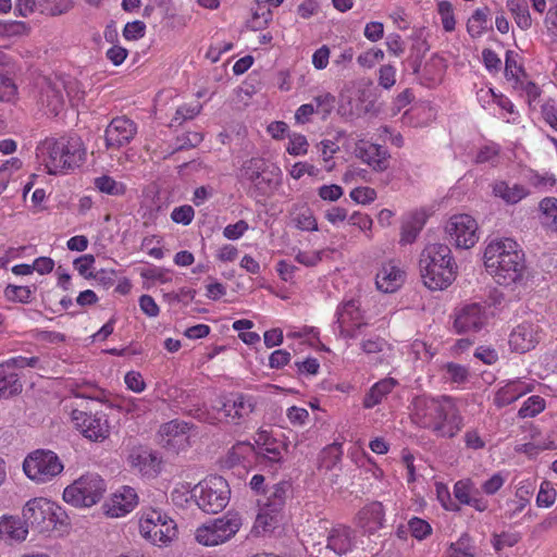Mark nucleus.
Segmentation results:
<instances>
[{"label": "nucleus", "mask_w": 557, "mask_h": 557, "mask_svg": "<svg viewBox=\"0 0 557 557\" xmlns=\"http://www.w3.org/2000/svg\"><path fill=\"white\" fill-rule=\"evenodd\" d=\"M66 515L55 503L44 498H33L23 508L25 524L36 529L38 532H47L58 524H65Z\"/></svg>", "instance_id": "nucleus-4"}, {"label": "nucleus", "mask_w": 557, "mask_h": 557, "mask_svg": "<svg viewBox=\"0 0 557 557\" xmlns=\"http://www.w3.org/2000/svg\"><path fill=\"white\" fill-rule=\"evenodd\" d=\"M379 85L384 89H391L396 83V69L391 64L382 65L379 70Z\"/></svg>", "instance_id": "nucleus-56"}, {"label": "nucleus", "mask_w": 557, "mask_h": 557, "mask_svg": "<svg viewBox=\"0 0 557 557\" xmlns=\"http://www.w3.org/2000/svg\"><path fill=\"white\" fill-rule=\"evenodd\" d=\"M446 379L454 383H463L468 377V370L460 364L449 362L445 366Z\"/></svg>", "instance_id": "nucleus-60"}, {"label": "nucleus", "mask_w": 557, "mask_h": 557, "mask_svg": "<svg viewBox=\"0 0 557 557\" xmlns=\"http://www.w3.org/2000/svg\"><path fill=\"white\" fill-rule=\"evenodd\" d=\"M29 26L22 21H7L0 23V35L4 37H22L29 33Z\"/></svg>", "instance_id": "nucleus-49"}, {"label": "nucleus", "mask_w": 557, "mask_h": 557, "mask_svg": "<svg viewBox=\"0 0 557 557\" xmlns=\"http://www.w3.org/2000/svg\"><path fill=\"white\" fill-rule=\"evenodd\" d=\"M545 409V399L541 396L533 395L529 397L518 411L521 419L533 418Z\"/></svg>", "instance_id": "nucleus-44"}, {"label": "nucleus", "mask_w": 557, "mask_h": 557, "mask_svg": "<svg viewBox=\"0 0 557 557\" xmlns=\"http://www.w3.org/2000/svg\"><path fill=\"white\" fill-rule=\"evenodd\" d=\"M146 34V24L143 21H133L126 23L123 28V37L126 40H138Z\"/></svg>", "instance_id": "nucleus-54"}, {"label": "nucleus", "mask_w": 557, "mask_h": 557, "mask_svg": "<svg viewBox=\"0 0 557 557\" xmlns=\"http://www.w3.org/2000/svg\"><path fill=\"white\" fill-rule=\"evenodd\" d=\"M28 534L27 525L20 517L3 515L0 517V540L4 542H23Z\"/></svg>", "instance_id": "nucleus-27"}, {"label": "nucleus", "mask_w": 557, "mask_h": 557, "mask_svg": "<svg viewBox=\"0 0 557 557\" xmlns=\"http://www.w3.org/2000/svg\"><path fill=\"white\" fill-rule=\"evenodd\" d=\"M532 391V386L522 381H511L498 389L495 401L498 406H507Z\"/></svg>", "instance_id": "nucleus-32"}, {"label": "nucleus", "mask_w": 557, "mask_h": 557, "mask_svg": "<svg viewBox=\"0 0 557 557\" xmlns=\"http://www.w3.org/2000/svg\"><path fill=\"white\" fill-rule=\"evenodd\" d=\"M488 8H478L467 22V32L472 38H479L483 35L488 22Z\"/></svg>", "instance_id": "nucleus-39"}, {"label": "nucleus", "mask_w": 557, "mask_h": 557, "mask_svg": "<svg viewBox=\"0 0 557 557\" xmlns=\"http://www.w3.org/2000/svg\"><path fill=\"white\" fill-rule=\"evenodd\" d=\"M195 216V211L191 206L184 205L173 209L171 219L178 224L188 225Z\"/></svg>", "instance_id": "nucleus-59"}, {"label": "nucleus", "mask_w": 557, "mask_h": 557, "mask_svg": "<svg viewBox=\"0 0 557 557\" xmlns=\"http://www.w3.org/2000/svg\"><path fill=\"white\" fill-rule=\"evenodd\" d=\"M248 228V223L245 220H239L234 224L225 226L223 230V236L230 240H236L239 239Z\"/></svg>", "instance_id": "nucleus-64"}, {"label": "nucleus", "mask_w": 557, "mask_h": 557, "mask_svg": "<svg viewBox=\"0 0 557 557\" xmlns=\"http://www.w3.org/2000/svg\"><path fill=\"white\" fill-rule=\"evenodd\" d=\"M71 420L74 429L91 443H103L111 434L110 421L103 411L73 409Z\"/></svg>", "instance_id": "nucleus-9"}, {"label": "nucleus", "mask_w": 557, "mask_h": 557, "mask_svg": "<svg viewBox=\"0 0 557 557\" xmlns=\"http://www.w3.org/2000/svg\"><path fill=\"white\" fill-rule=\"evenodd\" d=\"M542 338V329L537 323L524 321L518 324L509 335L512 351L525 354L535 348Z\"/></svg>", "instance_id": "nucleus-21"}, {"label": "nucleus", "mask_w": 557, "mask_h": 557, "mask_svg": "<svg viewBox=\"0 0 557 557\" xmlns=\"http://www.w3.org/2000/svg\"><path fill=\"white\" fill-rule=\"evenodd\" d=\"M34 290L35 288L32 289L29 286H17L9 284L4 289V294L5 297L11 301L29 304L33 299Z\"/></svg>", "instance_id": "nucleus-47"}, {"label": "nucleus", "mask_w": 557, "mask_h": 557, "mask_svg": "<svg viewBox=\"0 0 557 557\" xmlns=\"http://www.w3.org/2000/svg\"><path fill=\"white\" fill-rule=\"evenodd\" d=\"M292 494L293 488L288 481H281L267 487L263 498L258 500L260 509L257 516V522L264 530L275 527Z\"/></svg>", "instance_id": "nucleus-5"}, {"label": "nucleus", "mask_w": 557, "mask_h": 557, "mask_svg": "<svg viewBox=\"0 0 557 557\" xmlns=\"http://www.w3.org/2000/svg\"><path fill=\"white\" fill-rule=\"evenodd\" d=\"M453 493L459 504L473 507L476 511L483 512L488 508V500L481 495L471 479L457 481Z\"/></svg>", "instance_id": "nucleus-25"}, {"label": "nucleus", "mask_w": 557, "mask_h": 557, "mask_svg": "<svg viewBox=\"0 0 557 557\" xmlns=\"http://www.w3.org/2000/svg\"><path fill=\"white\" fill-rule=\"evenodd\" d=\"M541 223L544 228L557 233V198L546 197L539 203Z\"/></svg>", "instance_id": "nucleus-35"}, {"label": "nucleus", "mask_w": 557, "mask_h": 557, "mask_svg": "<svg viewBox=\"0 0 557 557\" xmlns=\"http://www.w3.org/2000/svg\"><path fill=\"white\" fill-rule=\"evenodd\" d=\"M412 39L414 42L412 44L411 51L416 59L413 64V71L417 73L420 67L421 59L429 51L430 47L426 39L423 36V29L416 30L412 36Z\"/></svg>", "instance_id": "nucleus-45"}, {"label": "nucleus", "mask_w": 557, "mask_h": 557, "mask_svg": "<svg viewBox=\"0 0 557 557\" xmlns=\"http://www.w3.org/2000/svg\"><path fill=\"white\" fill-rule=\"evenodd\" d=\"M443 401L441 413L430 431L438 437L453 438L461 431L463 418L451 397L444 396Z\"/></svg>", "instance_id": "nucleus-17"}, {"label": "nucleus", "mask_w": 557, "mask_h": 557, "mask_svg": "<svg viewBox=\"0 0 557 557\" xmlns=\"http://www.w3.org/2000/svg\"><path fill=\"white\" fill-rule=\"evenodd\" d=\"M95 187L102 194L110 196H123L126 193V185L109 175H101L94 180Z\"/></svg>", "instance_id": "nucleus-40"}, {"label": "nucleus", "mask_w": 557, "mask_h": 557, "mask_svg": "<svg viewBox=\"0 0 557 557\" xmlns=\"http://www.w3.org/2000/svg\"><path fill=\"white\" fill-rule=\"evenodd\" d=\"M446 232L456 247L469 249L479 240L478 223L469 214H457L449 219Z\"/></svg>", "instance_id": "nucleus-16"}, {"label": "nucleus", "mask_w": 557, "mask_h": 557, "mask_svg": "<svg viewBox=\"0 0 557 557\" xmlns=\"http://www.w3.org/2000/svg\"><path fill=\"white\" fill-rule=\"evenodd\" d=\"M484 264L496 283L504 286L521 282L527 271L524 252L511 238L490 242L484 250Z\"/></svg>", "instance_id": "nucleus-1"}, {"label": "nucleus", "mask_w": 557, "mask_h": 557, "mask_svg": "<svg viewBox=\"0 0 557 557\" xmlns=\"http://www.w3.org/2000/svg\"><path fill=\"white\" fill-rule=\"evenodd\" d=\"M127 462L133 470L145 476H156L160 472L161 461L158 455L147 447H134L128 454Z\"/></svg>", "instance_id": "nucleus-24"}, {"label": "nucleus", "mask_w": 557, "mask_h": 557, "mask_svg": "<svg viewBox=\"0 0 557 557\" xmlns=\"http://www.w3.org/2000/svg\"><path fill=\"white\" fill-rule=\"evenodd\" d=\"M268 168L267 161L262 158L248 159L239 170V177L248 181L259 195H265L277 184L275 177L281 175L280 168Z\"/></svg>", "instance_id": "nucleus-13"}, {"label": "nucleus", "mask_w": 557, "mask_h": 557, "mask_svg": "<svg viewBox=\"0 0 557 557\" xmlns=\"http://www.w3.org/2000/svg\"><path fill=\"white\" fill-rule=\"evenodd\" d=\"M336 323L338 324L339 335L350 339L359 337L362 330L368 325L363 320L360 302L356 299L343 301L337 307Z\"/></svg>", "instance_id": "nucleus-14"}, {"label": "nucleus", "mask_w": 557, "mask_h": 557, "mask_svg": "<svg viewBox=\"0 0 557 557\" xmlns=\"http://www.w3.org/2000/svg\"><path fill=\"white\" fill-rule=\"evenodd\" d=\"M106 491L102 478L87 473L77 479L63 491V499L75 507H90L97 504Z\"/></svg>", "instance_id": "nucleus-8"}, {"label": "nucleus", "mask_w": 557, "mask_h": 557, "mask_svg": "<svg viewBox=\"0 0 557 557\" xmlns=\"http://www.w3.org/2000/svg\"><path fill=\"white\" fill-rule=\"evenodd\" d=\"M242 527V518L237 512H227L211 523L196 530V540L206 546H215L233 537Z\"/></svg>", "instance_id": "nucleus-12"}, {"label": "nucleus", "mask_w": 557, "mask_h": 557, "mask_svg": "<svg viewBox=\"0 0 557 557\" xmlns=\"http://www.w3.org/2000/svg\"><path fill=\"white\" fill-rule=\"evenodd\" d=\"M42 103L50 113L59 114L64 104V97L60 82L49 83L42 92Z\"/></svg>", "instance_id": "nucleus-36"}, {"label": "nucleus", "mask_w": 557, "mask_h": 557, "mask_svg": "<svg viewBox=\"0 0 557 557\" xmlns=\"http://www.w3.org/2000/svg\"><path fill=\"white\" fill-rule=\"evenodd\" d=\"M409 531L417 540L425 539L432 531L431 525L423 519L412 518L409 521Z\"/></svg>", "instance_id": "nucleus-58"}, {"label": "nucleus", "mask_w": 557, "mask_h": 557, "mask_svg": "<svg viewBox=\"0 0 557 557\" xmlns=\"http://www.w3.org/2000/svg\"><path fill=\"white\" fill-rule=\"evenodd\" d=\"M257 401L252 395L235 393L223 397L212 406V417L206 419L209 423L225 421L235 425L240 424L253 412Z\"/></svg>", "instance_id": "nucleus-6"}, {"label": "nucleus", "mask_w": 557, "mask_h": 557, "mask_svg": "<svg viewBox=\"0 0 557 557\" xmlns=\"http://www.w3.org/2000/svg\"><path fill=\"white\" fill-rule=\"evenodd\" d=\"M137 133L136 124L126 116L114 117L104 131L106 147L119 149L129 144Z\"/></svg>", "instance_id": "nucleus-22"}, {"label": "nucleus", "mask_w": 557, "mask_h": 557, "mask_svg": "<svg viewBox=\"0 0 557 557\" xmlns=\"http://www.w3.org/2000/svg\"><path fill=\"white\" fill-rule=\"evenodd\" d=\"M37 156L48 173L55 175L78 168L85 160L86 149L76 135L46 138L37 147Z\"/></svg>", "instance_id": "nucleus-3"}, {"label": "nucleus", "mask_w": 557, "mask_h": 557, "mask_svg": "<svg viewBox=\"0 0 557 557\" xmlns=\"http://www.w3.org/2000/svg\"><path fill=\"white\" fill-rule=\"evenodd\" d=\"M355 151L356 156L374 172L382 173L389 166L391 154L384 146L361 141Z\"/></svg>", "instance_id": "nucleus-23"}, {"label": "nucleus", "mask_w": 557, "mask_h": 557, "mask_svg": "<svg viewBox=\"0 0 557 557\" xmlns=\"http://www.w3.org/2000/svg\"><path fill=\"white\" fill-rule=\"evenodd\" d=\"M200 112V106L184 104L177 108L171 120V126H180L184 121L191 120Z\"/></svg>", "instance_id": "nucleus-53"}, {"label": "nucleus", "mask_w": 557, "mask_h": 557, "mask_svg": "<svg viewBox=\"0 0 557 557\" xmlns=\"http://www.w3.org/2000/svg\"><path fill=\"white\" fill-rule=\"evenodd\" d=\"M308 146L309 144L306 136L300 134H293L289 136L287 152L292 156H302L307 153Z\"/></svg>", "instance_id": "nucleus-55"}, {"label": "nucleus", "mask_w": 557, "mask_h": 557, "mask_svg": "<svg viewBox=\"0 0 557 557\" xmlns=\"http://www.w3.org/2000/svg\"><path fill=\"white\" fill-rule=\"evenodd\" d=\"M384 508L379 502H373L364 506L358 515L360 525L367 532H375L383 527L384 522Z\"/></svg>", "instance_id": "nucleus-29"}, {"label": "nucleus", "mask_w": 557, "mask_h": 557, "mask_svg": "<svg viewBox=\"0 0 557 557\" xmlns=\"http://www.w3.org/2000/svg\"><path fill=\"white\" fill-rule=\"evenodd\" d=\"M355 539V532L350 528L337 525L330 531L326 547L342 556L352 550Z\"/></svg>", "instance_id": "nucleus-28"}, {"label": "nucleus", "mask_w": 557, "mask_h": 557, "mask_svg": "<svg viewBox=\"0 0 557 557\" xmlns=\"http://www.w3.org/2000/svg\"><path fill=\"white\" fill-rule=\"evenodd\" d=\"M397 384L398 382L393 377H385L376 382L366 394L362 403L363 407L370 409L381 404Z\"/></svg>", "instance_id": "nucleus-31"}, {"label": "nucleus", "mask_w": 557, "mask_h": 557, "mask_svg": "<svg viewBox=\"0 0 557 557\" xmlns=\"http://www.w3.org/2000/svg\"><path fill=\"white\" fill-rule=\"evenodd\" d=\"M419 269L423 284L431 290H443L457 276V263L445 244H430L421 251Z\"/></svg>", "instance_id": "nucleus-2"}, {"label": "nucleus", "mask_w": 557, "mask_h": 557, "mask_svg": "<svg viewBox=\"0 0 557 557\" xmlns=\"http://www.w3.org/2000/svg\"><path fill=\"white\" fill-rule=\"evenodd\" d=\"M444 396H417L411 403V420L421 429L429 430L434 426L437 413H441Z\"/></svg>", "instance_id": "nucleus-20"}, {"label": "nucleus", "mask_w": 557, "mask_h": 557, "mask_svg": "<svg viewBox=\"0 0 557 557\" xmlns=\"http://www.w3.org/2000/svg\"><path fill=\"white\" fill-rule=\"evenodd\" d=\"M405 281V272L392 262L384 263L377 271L375 284L383 293L396 292Z\"/></svg>", "instance_id": "nucleus-26"}, {"label": "nucleus", "mask_w": 557, "mask_h": 557, "mask_svg": "<svg viewBox=\"0 0 557 557\" xmlns=\"http://www.w3.org/2000/svg\"><path fill=\"white\" fill-rule=\"evenodd\" d=\"M486 322L485 306L472 302L455 310L453 327L457 334L476 333L485 326Z\"/></svg>", "instance_id": "nucleus-18"}, {"label": "nucleus", "mask_w": 557, "mask_h": 557, "mask_svg": "<svg viewBox=\"0 0 557 557\" xmlns=\"http://www.w3.org/2000/svg\"><path fill=\"white\" fill-rule=\"evenodd\" d=\"M63 468L58 455L48 449H37L30 453L23 462L25 474L37 483L51 481L62 472Z\"/></svg>", "instance_id": "nucleus-10"}, {"label": "nucleus", "mask_w": 557, "mask_h": 557, "mask_svg": "<svg viewBox=\"0 0 557 557\" xmlns=\"http://www.w3.org/2000/svg\"><path fill=\"white\" fill-rule=\"evenodd\" d=\"M139 531L143 537L158 546L169 544L177 532L175 522L156 509L143 513L139 520Z\"/></svg>", "instance_id": "nucleus-11"}, {"label": "nucleus", "mask_w": 557, "mask_h": 557, "mask_svg": "<svg viewBox=\"0 0 557 557\" xmlns=\"http://www.w3.org/2000/svg\"><path fill=\"white\" fill-rule=\"evenodd\" d=\"M112 502L113 508L110 509L111 515L113 517L124 516L136 506L137 494L134 488L124 486L121 493L114 494Z\"/></svg>", "instance_id": "nucleus-33"}, {"label": "nucleus", "mask_w": 557, "mask_h": 557, "mask_svg": "<svg viewBox=\"0 0 557 557\" xmlns=\"http://www.w3.org/2000/svg\"><path fill=\"white\" fill-rule=\"evenodd\" d=\"M528 181L532 186H534L535 188H539V189L552 187L556 183L554 175L548 174V173L540 174V173L533 172V171L530 172V174L528 176Z\"/></svg>", "instance_id": "nucleus-61"}, {"label": "nucleus", "mask_w": 557, "mask_h": 557, "mask_svg": "<svg viewBox=\"0 0 557 557\" xmlns=\"http://www.w3.org/2000/svg\"><path fill=\"white\" fill-rule=\"evenodd\" d=\"M255 446L248 442L236 443L227 454V461L234 466L246 460L251 454H255Z\"/></svg>", "instance_id": "nucleus-46"}, {"label": "nucleus", "mask_w": 557, "mask_h": 557, "mask_svg": "<svg viewBox=\"0 0 557 557\" xmlns=\"http://www.w3.org/2000/svg\"><path fill=\"white\" fill-rule=\"evenodd\" d=\"M522 76H525L524 70L521 65L517 62V54L508 50L506 52V60H505V76L507 79H512L516 83H519L522 78Z\"/></svg>", "instance_id": "nucleus-48"}, {"label": "nucleus", "mask_w": 557, "mask_h": 557, "mask_svg": "<svg viewBox=\"0 0 557 557\" xmlns=\"http://www.w3.org/2000/svg\"><path fill=\"white\" fill-rule=\"evenodd\" d=\"M16 90V85L10 77L0 75V101H11L15 97Z\"/></svg>", "instance_id": "nucleus-63"}, {"label": "nucleus", "mask_w": 557, "mask_h": 557, "mask_svg": "<svg viewBox=\"0 0 557 557\" xmlns=\"http://www.w3.org/2000/svg\"><path fill=\"white\" fill-rule=\"evenodd\" d=\"M295 226L301 231H318V223L312 210L306 205H295L292 212Z\"/></svg>", "instance_id": "nucleus-37"}, {"label": "nucleus", "mask_w": 557, "mask_h": 557, "mask_svg": "<svg viewBox=\"0 0 557 557\" xmlns=\"http://www.w3.org/2000/svg\"><path fill=\"white\" fill-rule=\"evenodd\" d=\"M437 10L442 18L444 30L453 32L455 29L456 21L451 3L448 1H441Z\"/></svg>", "instance_id": "nucleus-52"}, {"label": "nucleus", "mask_w": 557, "mask_h": 557, "mask_svg": "<svg viewBox=\"0 0 557 557\" xmlns=\"http://www.w3.org/2000/svg\"><path fill=\"white\" fill-rule=\"evenodd\" d=\"M60 85L62 89L65 90L66 96L73 106L84 99L85 91L81 88V84L76 79L71 78L65 82H60Z\"/></svg>", "instance_id": "nucleus-51"}, {"label": "nucleus", "mask_w": 557, "mask_h": 557, "mask_svg": "<svg viewBox=\"0 0 557 557\" xmlns=\"http://www.w3.org/2000/svg\"><path fill=\"white\" fill-rule=\"evenodd\" d=\"M496 197L503 199L507 205H516L529 196V189L521 184H512L505 181L496 182L493 186Z\"/></svg>", "instance_id": "nucleus-30"}, {"label": "nucleus", "mask_w": 557, "mask_h": 557, "mask_svg": "<svg viewBox=\"0 0 557 557\" xmlns=\"http://www.w3.org/2000/svg\"><path fill=\"white\" fill-rule=\"evenodd\" d=\"M230 493L226 480L220 475H213L194 487L193 497L202 511L216 513L228 504Z\"/></svg>", "instance_id": "nucleus-7"}, {"label": "nucleus", "mask_w": 557, "mask_h": 557, "mask_svg": "<svg viewBox=\"0 0 557 557\" xmlns=\"http://www.w3.org/2000/svg\"><path fill=\"white\" fill-rule=\"evenodd\" d=\"M22 391L17 374L5 363H0V397L8 398Z\"/></svg>", "instance_id": "nucleus-34"}, {"label": "nucleus", "mask_w": 557, "mask_h": 557, "mask_svg": "<svg viewBox=\"0 0 557 557\" xmlns=\"http://www.w3.org/2000/svg\"><path fill=\"white\" fill-rule=\"evenodd\" d=\"M350 198L357 203L367 205L375 200L376 191L371 187H357L350 191Z\"/></svg>", "instance_id": "nucleus-62"}, {"label": "nucleus", "mask_w": 557, "mask_h": 557, "mask_svg": "<svg viewBox=\"0 0 557 557\" xmlns=\"http://www.w3.org/2000/svg\"><path fill=\"white\" fill-rule=\"evenodd\" d=\"M314 109L322 120H326L335 108L336 98L327 91H323L313 97Z\"/></svg>", "instance_id": "nucleus-43"}, {"label": "nucleus", "mask_w": 557, "mask_h": 557, "mask_svg": "<svg viewBox=\"0 0 557 557\" xmlns=\"http://www.w3.org/2000/svg\"><path fill=\"white\" fill-rule=\"evenodd\" d=\"M342 444L333 443L326 446L320 454V467L326 470L334 469L342 460Z\"/></svg>", "instance_id": "nucleus-41"}, {"label": "nucleus", "mask_w": 557, "mask_h": 557, "mask_svg": "<svg viewBox=\"0 0 557 557\" xmlns=\"http://www.w3.org/2000/svg\"><path fill=\"white\" fill-rule=\"evenodd\" d=\"M556 495L557 493L553 485L549 482L544 481L541 484L536 496V505L545 508L550 507L555 503Z\"/></svg>", "instance_id": "nucleus-50"}, {"label": "nucleus", "mask_w": 557, "mask_h": 557, "mask_svg": "<svg viewBox=\"0 0 557 557\" xmlns=\"http://www.w3.org/2000/svg\"><path fill=\"white\" fill-rule=\"evenodd\" d=\"M191 428L193 424L178 419L163 423L158 431L159 444L168 451L178 454L189 447Z\"/></svg>", "instance_id": "nucleus-15"}, {"label": "nucleus", "mask_w": 557, "mask_h": 557, "mask_svg": "<svg viewBox=\"0 0 557 557\" xmlns=\"http://www.w3.org/2000/svg\"><path fill=\"white\" fill-rule=\"evenodd\" d=\"M506 7L519 28L527 30L532 26V18L525 0H507Z\"/></svg>", "instance_id": "nucleus-38"}, {"label": "nucleus", "mask_w": 557, "mask_h": 557, "mask_svg": "<svg viewBox=\"0 0 557 557\" xmlns=\"http://www.w3.org/2000/svg\"><path fill=\"white\" fill-rule=\"evenodd\" d=\"M448 557H475V546L467 533L449 545Z\"/></svg>", "instance_id": "nucleus-42"}, {"label": "nucleus", "mask_w": 557, "mask_h": 557, "mask_svg": "<svg viewBox=\"0 0 557 557\" xmlns=\"http://www.w3.org/2000/svg\"><path fill=\"white\" fill-rule=\"evenodd\" d=\"M520 541L518 533L503 532L493 536L492 544L495 550L499 552L504 547H512Z\"/></svg>", "instance_id": "nucleus-57"}, {"label": "nucleus", "mask_w": 557, "mask_h": 557, "mask_svg": "<svg viewBox=\"0 0 557 557\" xmlns=\"http://www.w3.org/2000/svg\"><path fill=\"white\" fill-rule=\"evenodd\" d=\"M256 462L259 467L269 468L272 471L280 469L286 447L283 442L277 441L265 432L259 434L255 447Z\"/></svg>", "instance_id": "nucleus-19"}]
</instances>
